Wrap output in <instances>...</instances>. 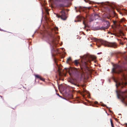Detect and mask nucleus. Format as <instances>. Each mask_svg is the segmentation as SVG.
Listing matches in <instances>:
<instances>
[{
    "mask_svg": "<svg viewBox=\"0 0 127 127\" xmlns=\"http://www.w3.org/2000/svg\"><path fill=\"white\" fill-rule=\"evenodd\" d=\"M96 58V57L92 56H90L89 58H86L83 62L82 63L83 64L82 65L80 64L78 62V60H75L72 63H73L74 65L76 66L79 65L83 71L84 70L87 71L89 69V67L87 66L88 64L87 62H89V63H91L92 61L95 62V61L94 60Z\"/></svg>",
    "mask_w": 127,
    "mask_h": 127,
    "instance_id": "obj_1",
    "label": "nucleus"
},
{
    "mask_svg": "<svg viewBox=\"0 0 127 127\" xmlns=\"http://www.w3.org/2000/svg\"><path fill=\"white\" fill-rule=\"evenodd\" d=\"M46 38L49 41L50 45L53 47L56 46L57 44V42L56 41V37L54 33L47 32Z\"/></svg>",
    "mask_w": 127,
    "mask_h": 127,
    "instance_id": "obj_2",
    "label": "nucleus"
},
{
    "mask_svg": "<svg viewBox=\"0 0 127 127\" xmlns=\"http://www.w3.org/2000/svg\"><path fill=\"white\" fill-rule=\"evenodd\" d=\"M114 67L112 69L113 73L118 74L122 73V75L124 77L126 73L127 74V71L126 70L124 71L122 69V66L118 64H115L113 65Z\"/></svg>",
    "mask_w": 127,
    "mask_h": 127,
    "instance_id": "obj_3",
    "label": "nucleus"
},
{
    "mask_svg": "<svg viewBox=\"0 0 127 127\" xmlns=\"http://www.w3.org/2000/svg\"><path fill=\"white\" fill-rule=\"evenodd\" d=\"M101 44L105 46L111 47L114 48H117V45L115 42L108 43L104 41L101 39L98 40L97 43V45L98 47H100Z\"/></svg>",
    "mask_w": 127,
    "mask_h": 127,
    "instance_id": "obj_4",
    "label": "nucleus"
},
{
    "mask_svg": "<svg viewBox=\"0 0 127 127\" xmlns=\"http://www.w3.org/2000/svg\"><path fill=\"white\" fill-rule=\"evenodd\" d=\"M69 75L72 76L73 75H76L79 77L83 78L84 74L81 72L77 71L76 69H68Z\"/></svg>",
    "mask_w": 127,
    "mask_h": 127,
    "instance_id": "obj_5",
    "label": "nucleus"
},
{
    "mask_svg": "<svg viewBox=\"0 0 127 127\" xmlns=\"http://www.w3.org/2000/svg\"><path fill=\"white\" fill-rule=\"evenodd\" d=\"M61 11L59 14H57L56 16L59 18H60L62 19L65 20L67 18V17L65 15V13L64 9H61Z\"/></svg>",
    "mask_w": 127,
    "mask_h": 127,
    "instance_id": "obj_6",
    "label": "nucleus"
},
{
    "mask_svg": "<svg viewBox=\"0 0 127 127\" xmlns=\"http://www.w3.org/2000/svg\"><path fill=\"white\" fill-rule=\"evenodd\" d=\"M110 26V23L108 21H106V24L104 25V26H103L100 28L99 29L101 30H105L107 29Z\"/></svg>",
    "mask_w": 127,
    "mask_h": 127,
    "instance_id": "obj_7",
    "label": "nucleus"
},
{
    "mask_svg": "<svg viewBox=\"0 0 127 127\" xmlns=\"http://www.w3.org/2000/svg\"><path fill=\"white\" fill-rule=\"evenodd\" d=\"M68 81L72 84L74 85L77 86V84L76 83V80L73 79L72 78H70L68 80Z\"/></svg>",
    "mask_w": 127,
    "mask_h": 127,
    "instance_id": "obj_8",
    "label": "nucleus"
},
{
    "mask_svg": "<svg viewBox=\"0 0 127 127\" xmlns=\"http://www.w3.org/2000/svg\"><path fill=\"white\" fill-rule=\"evenodd\" d=\"M127 84V83H126L121 82H118V84H117V83L116 84V85L117 87L119 86H121V85L123 86V87H123L126 85Z\"/></svg>",
    "mask_w": 127,
    "mask_h": 127,
    "instance_id": "obj_9",
    "label": "nucleus"
},
{
    "mask_svg": "<svg viewBox=\"0 0 127 127\" xmlns=\"http://www.w3.org/2000/svg\"><path fill=\"white\" fill-rule=\"evenodd\" d=\"M82 18V17L79 15H78L76 17L77 20H75V22H80Z\"/></svg>",
    "mask_w": 127,
    "mask_h": 127,
    "instance_id": "obj_10",
    "label": "nucleus"
},
{
    "mask_svg": "<svg viewBox=\"0 0 127 127\" xmlns=\"http://www.w3.org/2000/svg\"><path fill=\"white\" fill-rule=\"evenodd\" d=\"M66 62L67 63L69 64L73 62L72 60L70 57H69L67 59Z\"/></svg>",
    "mask_w": 127,
    "mask_h": 127,
    "instance_id": "obj_11",
    "label": "nucleus"
},
{
    "mask_svg": "<svg viewBox=\"0 0 127 127\" xmlns=\"http://www.w3.org/2000/svg\"><path fill=\"white\" fill-rule=\"evenodd\" d=\"M49 15V13L47 10H46V15L45 16V18L46 19H48V15Z\"/></svg>",
    "mask_w": 127,
    "mask_h": 127,
    "instance_id": "obj_12",
    "label": "nucleus"
},
{
    "mask_svg": "<svg viewBox=\"0 0 127 127\" xmlns=\"http://www.w3.org/2000/svg\"><path fill=\"white\" fill-rule=\"evenodd\" d=\"M59 6L60 7H64L65 6L63 4H60L59 5Z\"/></svg>",
    "mask_w": 127,
    "mask_h": 127,
    "instance_id": "obj_13",
    "label": "nucleus"
},
{
    "mask_svg": "<svg viewBox=\"0 0 127 127\" xmlns=\"http://www.w3.org/2000/svg\"><path fill=\"white\" fill-rule=\"evenodd\" d=\"M110 121L111 122V126L112 127H114L112 121L111 119H110Z\"/></svg>",
    "mask_w": 127,
    "mask_h": 127,
    "instance_id": "obj_14",
    "label": "nucleus"
},
{
    "mask_svg": "<svg viewBox=\"0 0 127 127\" xmlns=\"http://www.w3.org/2000/svg\"><path fill=\"white\" fill-rule=\"evenodd\" d=\"M35 76L36 78L39 79H40V77L41 76H40L38 75H35Z\"/></svg>",
    "mask_w": 127,
    "mask_h": 127,
    "instance_id": "obj_15",
    "label": "nucleus"
},
{
    "mask_svg": "<svg viewBox=\"0 0 127 127\" xmlns=\"http://www.w3.org/2000/svg\"><path fill=\"white\" fill-rule=\"evenodd\" d=\"M54 30L55 31H58V28L57 27H55L54 28Z\"/></svg>",
    "mask_w": 127,
    "mask_h": 127,
    "instance_id": "obj_16",
    "label": "nucleus"
},
{
    "mask_svg": "<svg viewBox=\"0 0 127 127\" xmlns=\"http://www.w3.org/2000/svg\"><path fill=\"white\" fill-rule=\"evenodd\" d=\"M39 79L40 80H42L43 81H45L44 79V78L42 77L41 76L40 77V78Z\"/></svg>",
    "mask_w": 127,
    "mask_h": 127,
    "instance_id": "obj_17",
    "label": "nucleus"
},
{
    "mask_svg": "<svg viewBox=\"0 0 127 127\" xmlns=\"http://www.w3.org/2000/svg\"><path fill=\"white\" fill-rule=\"evenodd\" d=\"M111 17V16H110L109 15L107 16L106 17V18L108 19H110V18Z\"/></svg>",
    "mask_w": 127,
    "mask_h": 127,
    "instance_id": "obj_18",
    "label": "nucleus"
},
{
    "mask_svg": "<svg viewBox=\"0 0 127 127\" xmlns=\"http://www.w3.org/2000/svg\"><path fill=\"white\" fill-rule=\"evenodd\" d=\"M122 101L124 102L125 100V97L123 96L122 97Z\"/></svg>",
    "mask_w": 127,
    "mask_h": 127,
    "instance_id": "obj_19",
    "label": "nucleus"
},
{
    "mask_svg": "<svg viewBox=\"0 0 127 127\" xmlns=\"http://www.w3.org/2000/svg\"><path fill=\"white\" fill-rule=\"evenodd\" d=\"M113 14L114 15V17L116 16L117 15L116 14L114 11L113 12Z\"/></svg>",
    "mask_w": 127,
    "mask_h": 127,
    "instance_id": "obj_20",
    "label": "nucleus"
},
{
    "mask_svg": "<svg viewBox=\"0 0 127 127\" xmlns=\"http://www.w3.org/2000/svg\"><path fill=\"white\" fill-rule=\"evenodd\" d=\"M56 1H58L59 2H62L63 0H55Z\"/></svg>",
    "mask_w": 127,
    "mask_h": 127,
    "instance_id": "obj_21",
    "label": "nucleus"
},
{
    "mask_svg": "<svg viewBox=\"0 0 127 127\" xmlns=\"http://www.w3.org/2000/svg\"><path fill=\"white\" fill-rule=\"evenodd\" d=\"M113 23L114 24H116V23H117L116 21H114V20H113Z\"/></svg>",
    "mask_w": 127,
    "mask_h": 127,
    "instance_id": "obj_22",
    "label": "nucleus"
},
{
    "mask_svg": "<svg viewBox=\"0 0 127 127\" xmlns=\"http://www.w3.org/2000/svg\"><path fill=\"white\" fill-rule=\"evenodd\" d=\"M120 44L122 45L124 44V43L123 42H121V41L120 42Z\"/></svg>",
    "mask_w": 127,
    "mask_h": 127,
    "instance_id": "obj_23",
    "label": "nucleus"
},
{
    "mask_svg": "<svg viewBox=\"0 0 127 127\" xmlns=\"http://www.w3.org/2000/svg\"><path fill=\"white\" fill-rule=\"evenodd\" d=\"M95 104H97L98 103V102L97 101H95L94 102Z\"/></svg>",
    "mask_w": 127,
    "mask_h": 127,
    "instance_id": "obj_24",
    "label": "nucleus"
},
{
    "mask_svg": "<svg viewBox=\"0 0 127 127\" xmlns=\"http://www.w3.org/2000/svg\"><path fill=\"white\" fill-rule=\"evenodd\" d=\"M57 95H58L59 97H62V96H60L59 94H57Z\"/></svg>",
    "mask_w": 127,
    "mask_h": 127,
    "instance_id": "obj_25",
    "label": "nucleus"
},
{
    "mask_svg": "<svg viewBox=\"0 0 127 127\" xmlns=\"http://www.w3.org/2000/svg\"><path fill=\"white\" fill-rule=\"evenodd\" d=\"M95 16H96L97 17H99V15H97V14H95Z\"/></svg>",
    "mask_w": 127,
    "mask_h": 127,
    "instance_id": "obj_26",
    "label": "nucleus"
},
{
    "mask_svg": "<svg viewBox=\"0 0 127 127\" xmlns=\"http://www.w3.org/2000/svg\"><path fill=\"white\" fill-rule=\"evenodd\" d=\"M102 54V53L100 52V53H98L97 54Z\"/></svg>",
    "mask_w": 127,
    "mask_h": 127,
    "instance_id": "obj_27",
    "label": "nucleus"
},
{
    "mask_svg": "<svg viewBox=\"0 0 127 127\" xmlns=\"http://www.w3.org/2000/svg\"><path fill=\"white\" fill-rule=\"evenodd\" d=\"M83 24H84L85 25V22H84V21H83Z\"/></svg>",
    "mask_w": 127,
    "mask_h": 127,
    "instance_id": "obj_28",
    "label": "nucleus"
},
{
    "mask_svg": "<svg viewBox=\"0 0 127 127\" xmlns=\"http://www.w3.org/2000/svg\"><path fill=\"white\" fill-rule=\"evenodd\" d=\"M120 32L121 33H122V32L121 31H120Z\"/></svg>",
    "mask_w": 127,
    "mask_h": 127,
    "instance_id": "obj_29",
    "label": "nucleus"
},
{
    "mask_svg": "<svg viewBox=\"0 0 127 127\" xmlns=\"http://www.w3.org/2000/svg\"><path fill=\"white\" fill-rule=\"evenodd\" d=\"M42 14H43V10L42 11Z\"/></svg>",
    "mask_w": 127,
    "mask_h": 127,
    "instance_id": "obj_30",
    "label": "nucleus"
},
{
    "mask_svg": "<svg viewBox=\"0 0 127 127\" xmlns=\"http://www.w3.org/2000/svg\"><path fill=\"white\" fill-rule=\"evenodd\" d=\"M90 8H90V7H89V9H90Z\"/></svg>",
    "mask_w": 127,
    "mask_h": 127,
    "instance_id": "obj_31",
    "label": "nucleus"
},
{
    "mask_svg": "<svg viewBox=\"0 0 127 127\" xmlns=\"http://www.w3.org/2000/svg\"><path fill=\"white\" fill-rule=\"evenodd\" d=\"M118 97L119 98V97L118 96Z\"/></svg>",
    "mask_w": 127,
    "mask_h": 127,
    "instance_id": "obj_32",
    "label": "nucleus"
},
{
    "mask_svg": "<svg viewBox=\"0 0 127 127\" xmlns=\"http://www.w3.org/2000/svg\"><path fill=\"white\" fill-rule=\"evenodd\" d=\"M57 52H58V49H57Z\"/></svg>",
    "mask_w": 127,
    "mask_h": 127,
    "instance_id": "obj_33",
    "label": "nucleus"
},
{
    "mask_svg": "<svg viewBox=\"0 0 127 127\" xmlns=\"http://www.w3.org/2000/svg\"><path fill=\"white\" fill-rule=\"evenodd\" d=\"M0 31H2V30H0Z\"/></svg>",
    "mask_w": 127,
    "mask_h": 127,
    "instance_id": "obj_34",
    "label": "nucleus"
},
{
    "mask_svg": "<svg viewBox=\"0 0 127 127\" xmlns=\"http://www.w3.org/2000/svg\"><path fill=\"white\" fill-rule=\"evenodd\" d=\"M56 33H58V32L57 33V32H56Z\"/></svg>",
    "mask_w": 127,
    "mask_h": 127,
    "instance_id": "obj_35",
    "label": "nucleus"
},
{
    "mask_svg": "<svg viewBox=\"0 0 127 127\" xmlns=\"http://www.w3.org/2000/svg\"><path fill=\"white\" fill-rule=\"evenodd\" d=\"M126 126H127V124H126Z\"/></svg>",
    "mask_w": 127,
    "mask_h": 127,
    "instance_id": "obj_36",
    "label": "nucleus"
}]
</instances>
